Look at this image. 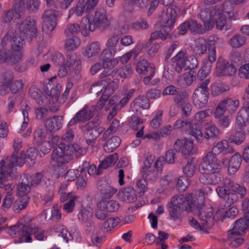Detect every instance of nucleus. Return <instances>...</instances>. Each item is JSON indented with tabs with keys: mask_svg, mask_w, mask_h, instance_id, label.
I'll return each instance as SVG.
<instances>
[{
	"mask_svg": "<svg viewBox=\"0 0 249 249\" xmlns=\"http://www.w3.org/2000/svg\"><path fill=\"white\" fill-rule=\"evenodd\" d=\"M228 85L222 83H215L212 85L211 93L214 96H217L221 93L228 90Z\"/></svg>",
	"mask_w": 249,
	"mask_h": 249,
	"instance_id": "53",
	"label": "nucleus"
},
{
	"mask_svg": "<svg viewBox=\"0 0 249 249\" xmlns=\"http://www.w3.org/2000/svg\"><path fill=\"white\" fill-rule=\"evenodd\" d=\"M224 185L218 187L216 190L218 196L221 198L219 208L224 210L228 209L239 200L237 194L230 190Z\"/></svg>",
	"mask_w": 249,
	"mask_h": 249,
	"instance_id": "8",
	"label": "nucleus"
},
{
	"mask_svg": "<svg viewBox=\"0 0 249 249\" xmlns=\"http://www.w3.org/2000/svg\"><path fill=\"white\" fill-rule=\"evenodd\" d=\"M196 168V163L194 158L187 160L186 165L183 167V173L186 178H192L195 174Z\"/></svg>",
	"mask_w": 249,
	"mask_h": 249,
	"instance_id": "38",
	"label": "nucleus"
},
{
	"mask_svg": "<svg viewBox=\"0 0 249 249\" xmlns=\"http://www.w3.org/2000/svg\"><path fill=\"white\" fill-rule=\"evenodd\" d=\"M179 108H181L180 113L183 118H189L193 114V106L189 102Z\"/></svg>",
	"mask_w": 249,
	"mask_h": 249,
	"instance_id": "63",
	"label": "nucleus"
},
{
	"mask_svg": "<svg viewBox=\"0 0 249 249\" xmlns=\"http://www.w3.org/2000/svg\"><path fill=\"white\" fill-rule=\"evenodd\" d=\"M25 163L24 159H18L13 153L9 156L3 158L0 161V180H11L17 177V165L22 166Z\"/></svg>",
	"mask_w": 249,
	"mask_h": 249,
	"instance_id": "3",
	"label": "nucleus"
},
{
	"mask_svg": "<svg viewBox=\"0 0 249 249\" xmlns=\"http://www.w3.org/2000/svg\"><path fill=\"white\" fill-rule=\"evenodd\" d=\"M219 40V37L214 35L209 36L208 38V62L206 63L207 68H210L209 64L214 63L216 59V46Z\"/></svg>",
	"mask_w": 249,
	"mask_h": 249,
	"instance_id": "17",
	"label": "nucleus"
},
{
	"mask_svg": "<svg viewBox=\"0 0 249 249\" xmlns=\"http://www.w3.org/2000/svg\"><path fill=\"white\" fill-rule=\"evenodd\" d=\"M120 36L118 35H112L107 41L106 47L107 49L104 50L102 53V56L107 51H108L111 55H114L118 51L121 50V45L119 41Z\"/></svg>",
	"mask_w": 249,
	"mask_h": 249,
	"instance_id": "23",
	"label": "nucleus"
},
{
	"mask_svg": "<svg viewBox=\"0 0 249 249\" xmlns=\"http://www.w3.org/2000/svg\"><path fill=\"white\" fill-rule=\"evenodd\" d=\"M198 215L199 217L201 224L203 226H205L207 228H210L212 226L213 224L212 208H207L205 206L200 207L198 210Z\"/></svg>",
	"mask_w": 249,
	"mask_h": 249,
	"instance_id": "18",
	"label": "nucleus"
},
{
	"mask_svg": "<svg viewBox=\"0 0 249 249\" xmlns=\"http://www.w3.org/2000/svg\"><path fill=\"white\" fill-rule=\"evenodd\" d=\"M100 50V44L98 42H94L84 49L83 53L84 55L90 58L96 55Z\"/></svg>",
	"mask_w": 249,
	"mask_h": 249,
	"instance_id": "44",
	"label": "nucleus"
},
{
	"mask_svg": "<svg viewBox=\"0 0 249 249\" xmlns=\"http://www.w3.org/2000/svg\"><path fill=\"white\" fill-rule=\"evenodd\" d=\"M59 11L52 9L45 10L42 16V30L46 34H50L56 27Z\"/></svg>",
	"mask_w": 249,
	"mask_h": 249,
	"instance_id": "11",
	"label": "nucleus"
},
{
	"mask_svg": "<svg viewBox=\"0 0 249 249\" xmlns=\"http://www.w3.org/2000/svg\"><path fill=\"white\" fill-rule=\"evenodd\" d=\"M32 226L18 223L10 227L8 232L11 236L16 237V243L31 242L32 241Z\"/></svg>",
	"mask_w": 249,
	"mask_h": 249,
	"instance_id": "6",
	"label": "nucleus"
},
{
	"mask_svg": "<svg viewBox=\"0 0 249 249\" xmlns=\"http://www.w3.org/2000/svg\"><path fill=\"white\" fill-rule=\"evenodd\" d=\"M221 167L217 157L212 152H208L199 164V171L201 174L210 173L213 171L221 170Z\"/></svg>",
	"mask_w": 249,
	"mask_h": 249,
	"instance_id": "10",
	"label": "nucleus"
},
{
	"mask_svg": "<svg viewBox=\"0 0 249 249\" xmlns=\"http://www.w3.org/2000/svg\"><path fill=\"white\" fill-rule=\"evenodd\" d=\"M204 139L209 144H213L220 139V131L214 124L208 126L205 129Z\"/></svg>",
	"mask_w": 249,
	"mask_h": 249,
	"instance_id": "25",
	"label": "nucleus"
},
{
	"mask_svg": "<svg viewBox=\"0 0 249 249\" xmlns=\"http://www.w3.org/2000/svg\"><path fill=\"white\" fill-rule=\"evenodd\" d=\"M9 90L13 94H16L21 91L25 85V82L22 79L13 81L10 84Z\"/></svg>",
	"mask_w": 249,
	"mask_h": 249,
	"instance_id": "55",
	"label": "nucleus"
},
{
	"mask_svg": "<svg viewBox=\"0 0 249 249\" xmlns=\"http://www.w3.org/2000/svg\"><path fill=\"white\" fill-rule=\"evenodd\" d=\"M121 142V140L120 137L113 136L108 139L104 145V149L107 153L112 152L119 146Z\"/></svg>",
	"mask_w": 249,
	"mask_h": 249,
	"instance_id": "37",
	"label": "nucleus"
},
{
	"mask_svg": "<svg viewBox=\"0 0 249 249\" xmlns=\"http://www.w3.org/2000/svg\"><path fill=\"white\" fill-rule=\"evenodd\" d=\"M137 71L141 74H148L150 73L151 75L155 73V68L145 59H142L139 61L136 67Z\"/></svg>",
	"mask_w": 249,
	"mask_h": 249,
	"instance_id": "31",
	"label": "nucleus"
},
{
	"mask_svg": "<svg viewBox=\"0 0 249 249\" xmlns=\"http://www.w3.org/2000/svg\"><path fill=\"white\" fill-rule=\"evenodd\" d=\"M209 78L200 82L193 93V99L194 105L198 108L204 107L208 103L210 94L208 85L210 83Z\"/></svg>",
	"mask_w": 249,
	"mask_h": 249,
	"instance_id": "5",
	"label": "nucleus"
},
{
	"mask_svg": "<svg viewBox=\"0 0 249 249\" xmlns=\"http://www.w3.org/2000/svg\"><path fill=\"white\" fill-rule=\"evenodd\" d=\"M81 62L75 54H69L66 66L69 69V71H72L75 70V73H78L81 69Z\"/></svg>",
	"mask_w": 249,
	"mask_h": 249,
	"instance_id": "33",
	"label": "nucleus"
},
{
	"mask_svg": "<svg viewBox=\"0 0 249 249\" xmlns=\"http://www.w3.org/2000/svg\"><path fill=\"white\" fill-rule=\"evenodd\" d=\"M19 5H15L14 9L7 10L2 14L1 17V22L9 24L10 23L18 22V20L22 17L23 14L19 10Z\"/></svg>",
	"mask_w": 249,
	"mask_h": 249,
	"instance_id": "19",
	"label": "nucleus"
},
{
	"mask_svg": "<svg viewBox=\"0 0 249 249\" xmlns=\"http://www.w3.org/2000/svg\"><path fill=\"white\" fill-rule=\"evenodd\" d=\"M94 116V112L86 105L81 110L79 111L72 118L68 124L69 126L76 124L77 123H84L90 120Z\"/></svg>",
	"mask_w": 249,
	"mask_h": 249,
	"instance_id": "15",
	"label": "nucleus"
},
{
	"mask_svg": "<svg viewBox=\"0 0 249 249\" xmlns=\"http://www.w3.org/2000/svg\"><path fill=\"white\" fill-rule=\"evenodd\" d=\"M246 40L245 36L237 34L229 40V43L232 48H238L245 44Z\"/></svg>",
	"mask_w": 249,
	"mask_h": 249,
	"instance_id": "51",
	"label": "nucleus"
},
{
	"mask_svg": "<svg viewBox=\"0 0 249 249\" xmlns=\"http://www.w3.org/2000/svg\"><path fill=\"white\" fill-rule=\"evenodd\" d=\"M134 106L143 109H148L150 107L149 99L145 96H139L134 101Z\"/></svg>",
	"mask_w": 249,
	"mask_h": 249,
	"instance_id": "58",
	"label": "nucleus"
},
{
	"mask_svg": "<svg viewBox=\"0 0 249 249\" xmlns=\"http://www.w3.org/2000/svg\"><path fill=\"white\" fill-rule=\"evenodd\" d=\"M30 96L36 100L39 104H40L42 97V92L36 87H31L29 90Z\"/></svg>",
	"mask_w": 249,
	"mask_h": 249,
	"instance_id": "64",
	"label": "nucleus"
},
{
	"mask_svg": "<svg viewBox=\"0 0 249 249\" xmlns=\"http://www.w3.org/2000/svg\"><path fill=\"white\" fill-rule=\"evenodd\" d=\"M220 170H214L210 173H202L203 177L200 178L203 184H216L221 181Z\"/></svg>",
	"mask_w": 249,
	"mask_h": 249,
	"instance_id": "28",
	"label": "nucleus"
},
{
	"mask_svg": "<svg viewBox=\"0 0 249 249\" xmlns=\"http://www.w3.org/2000/svg\"><path fill=\"white\" fill-rule=\"evenodd\" d=\"M249 229L246 220L244 218H241L236 220L233 223V228L228 231L232 233H235L237 234H243L245 231Z\"/></svg>",
	"mask_w": 249,
	"mask_h": 249,
	"instance_id": "35",
	"label": "nucleus"
},
{
	"mask_svg": "<svg viewBox=\"0 0 249 249\" xmlns=\"http://www.w3.org/2000/svg\"><path fill=\"white\" fill-rule=\"evenodd\" d=\"M189 31L193 34L203 35L205 33V29L203 26L196 20L189 19Z\"/></svg>",
	"mask_w": 249,
	"mask_h": 249,
	"instance_id": "46",
	"label": "nucleus"
},
{
	"mask_svg": "<svg viewBox=\"0 0 249 249\" xmlns=\"http://www.w3.org/2000/svg\"><path fill=\"white\" fill-rule=\"evenodd\" d=\"M141 174L146 181H155L158 178L157 171L154 168L141 171Z\"/></svg>",
	"mask_w": 249,
	"mask_h": 249,
	"instance_id": "52",
	"label": "nucleus"
},
{
	"mask_svg": "<svg viewBox=\"0 0 249 249\" xmlns=\"http://www.w3.org/2000/svg\"><path fill=\"white\" fill-rule=\"evenodd\" d=\"M171 60L175 65V70L177 72L180 73L183 70H186L188 56L185 52L180 51Z\"/></svg>",
	"mask_w": 249,
	"mask_h": 249,
	"instance_id": "22",
	"label": "nucleus"
},
{
	"mask_svg": "<svg viewBox=\"0 0 249 249\" xmlns=\"http://www.w3.org/2000/svg\"><path fill=\"white\" fill-rule=\"evenodd\" d=\"M237 127L236 129V132L230 136L229 140L230 142L237 145H239L245 141L246 133L244 131L241 129V127L239 128L238 126Z\"/></svg>",
	"mask_w": 249,
	"mask_h": 249,
	"instance_id": "40",
	"label": "nucleus"
},
{
	"mask_svg": "<svg viewBox=\"0 0 249 249\" xmlns=\"http://www.w3.org/2000/svg\"><path fill=\"white\" fill-rule=\"evenodd\" d=\"M224 113L218 114L216 109L214 112V117L216 120V123L219 126L223 128L227 127L230 124V119L228 116L223 115Z\"/></svg>",
	"mask_w": 249,
	"mask_h": 249,
	"instance_id": "50",
	"label": "nucleus"
},
{
	"mask_svg": "<svg viewBox=\"0 0 249 249\" xmlns=\"http://www.w3.org/2000/svg\"><path fill=\"white\" fill-rule=\"evenodd\" d=\"M239 105L238 100L232 98H226L221 101L215 109L217 112L221 114L227 111L229 113L234 112Z\"/></svg>",
	"mask_w": 249,
	"mask_h": 249,
	"instance_id": "14",
	"label": "nucleus"
},
{
	"mask_svg": "<svg viewBox=\"0 0 249 249\" xmlns=\"http://www.w3.org/2000/svg\"><path fill=\"white\" fill-rule=\"evenodd\" d=\"M213 19L216 24V28L221 30L226 23V16L223 14V12L219 9V11L216 12Z\"/></svg>",
	"mask_w": 249,
	"mask_h": 249,
	"instance_id": "56",
	"label": "nucleus"
},
{
	"mask_svg": "<svg viewBox=\"0 0 249 249\" xmlns=\"http://www.w3.org/2000/svg\"><path fill=\"white\" fill-rule=\"evenodd\" d=\"M82 30L81 26L77 24H69L65 30V34L67 37H71L77 34L79 32Z\"/></svg>",
	"mask_w": 249,
	"mask_h": 249,
	"instance_id": "59",
	"label": "nucleus"
},
{
	"mask_svg": "<svg viewBox=\"0 0 249 249\" xmlns=\"http://www.w3.org/2000/svg\"><path fill=\"white\" fill-rule=\"evenodd\" d=\"M100 203L102 205L103 208L105 209L108 213L116 212L120 207L119 203L114 200H103Z\"/></svg>",
	"mask_w": 249,
	"mask_h": 249,
	"instance_id": "48",
	"label": "nucleus"
},
{
	"mask_svg": "<svg viewBox=\"0 0 249 249\" xmlns=\"http://www.w3.org/2000/svg\"><path fill=\"white\" fill-rule=\"evenodd\" d=\"M84 0H79L75 7H73L69 11V16L72 15L74 13L77 16H81L84 11L86 12V7L84 5Z\"/></svg>",
	"mask_w": 249,
	"mask_h": 249,
	"instance_id": "60",
	"label": "nucleus"
},
{
	"mask_svg": "<svg viewBox=\"0 0 249 249\" xmlns=\"http://www.w3.org/2000/svg\"><path fill=\"white\" fill-rule=\"evenodd\" d=\"M121 200L126 203H132L136 201L137 195L135 189L132 187L125 188L119 194Z\"/></svg>",
	"mask_w": 249,
	"mask_h": 249,
	"instance_id": "32",
	"label": "nucleus"
},
{
	"mask_svg": "<svg viewBox=\"0 0 249 249\" xmlns=\"http://www.w3.org/2000/svg\"><path fill=\"white\" fill-rule=\"evenodd\" d=\"M49 132L41 128H37L34 133V143L36 145H41L48 137Z\"/></svg>",
	"mask_w": 249,
	"mask_h": 249,
	"instance_id": "41",
	"label": "nucleus"
},
{
	"mask_svg": "<svg viewBox=\"0 0 249 249\" xmlns=\"http://www.w3.org/2000/svg\"><path fill=\"white\" fill-rule=\"evenodd\" d=\"M230 58L231 63L226 61H224L222 63L218 61L216 62V69L222 75L231 76L233 75L236 72L234 63L241 61L240 55L237 52L231 53Z\"/></svg>",
	"mask_w": 249,
	"mask_h": 249,
	"instance_id": "9",
	"label": "nucleus"
},
{
	"mask_svg": "<svg viewBox=\"0 0 249 249\" xmlns=\"http://www.w3.org/2000/svg\"><path fill=\"white\" fill-rule=\"evenodd\" d=\"M241 235L235 234V233H232L231 234V232L228 231L227 237L228 244L232 248L238 247L244 242V239L239 236Z\"/></svg>",
	"mask_w": 249,
	"mask_h": 249,
	"instance_id": "42",
	"label": "nucleus"
},
{
	"mask_svg": "<svg viewBox=\"0 0 249 249\" xmlns=\"http://www.w3.org/2000/svg\"><path fill=\"white\" fill-rule=\"evenodd\" d=\"M130 27L135 31H140L147 29L149 28V24L147 20L144 18H141L139 20L133 22Z\"/></svg>",
	"mask_w": 249,
	"mask_h": 249,
	"instance_id": "61",
	"label": "nucleus"
},
{
	"mask_svg": "<svg viewBox=\"0 0 249 249\" xmlns=\"http://www.w3.org/2000/svg\"><path fill=\"white\" fill-rule=\"evenodd\" d=\"M19 29L23 36L32 39L36 37L37 30L36 27V20L34 17H26L19 25Z\"/></svg>",
	"mask_w": 249,
	"mask_h": 249,
	"instance_id": "12",
	"label": "nucleus"
},
{
	"mask_svg": "<svg viewBox=\"0 0 249 249\" xmlns=\"http://www.w3.org/2000/svg\"><path fill=\"white\" fill-rule=\"evenodd\" d=\"M93 211L90 207L83 208L78 214L79 221L82 224L91 219Z\"/></svg>",
	"mask_w": 249,
	"mask_h": 249,
	"instance_id": "43",
	"label": "nucleus"
},
{
	"mask_svg": "<svg viewBox=\"0 0 249 249\" xmlns=\"http://www.w3.org/2000/svg\"><path fill=\"white\" fill-rule=\"evenodd\" d=\"M119 156L117 153H114L112 155L107 157L104 160L100 163V167L104 169H107L109 166H113L118 160Z\"/></svg>",
	"mask_w": 249,
	"mask_h": 249,
	"instance_id": "54",
	"label": "nucleus"
},
{
	"mask_svg": "<svg viewBox=\"0 0 249 249\" xmlns=\"http://www.w3.org/2000/svg\"><path fill=\"white\" fill-rule=\"evenodd\" d=\"M104 86L111 90V92H114L118 87V80L114 79L113 77L110 78V76L106 79H103L102 81Z\"/></svg>",
	"mask_w": 249,
	"mask_h": 249,
	"instance_id": "57",
	"label": "nucleus"
},
{
	"mask_svg": "<svg viewBox=\"0 0 249 249\" xmlns=\"http://www.w3.org/2000/svg\"><path fill=\"white\" fill-rule=\"evenodd\" d=\"M178 107H180L188 102V94L186 91H178L173 98Z\"/></svg>",
	"mask_w": 249,
	"mask_h": 249,
	"instance_id": "45",
	"label": "nucleus"
},
{
	"mask_svg": "<svg viewBox=\"0 0 249 249\" xmlns=\"http://www.w3.org/2000/svg\"><path fill=\"white\" fill-rule=\"evenodd\" d=\"M209 152H212L216 156V155L220 153L223 155L232 154L234 152V149L229 144L227 141L222 140L217 143L213 147L212 150Z\"/></svg>",
	"mask_w": 249,
	"mask_h": 249,
	"instance_id": "26",
	"label": "nucleus"
},
{
	"mask_svg": "<svg viewBox=\"0 0 249 249\" xmlns=\"http://www.w3.org/2000/svg\"><path fill=\"white\" fill-rule=\"evenodd\" d=\"M14 75L11 71L0 73V82L3 84H10L14 80Z\"/></svg>",
	"mask_w": 249,
	"mask_h": 249,
	"instance_id": "62",
	"label": "nucleus"
},
{
	"mask_svg": "<svg viewBox=\"0 0 249 249\" xmlns=\"http://www.w3.org/2000/svg\"><path fill=\"white\" fill-rule=\"evenodd\" d=\"M173 147L176 152H180L184 156L190 155L194 153L193 143L185 139H178Z\"/></svg>",
	"mask_w": 249,
	"mask_h": 249,
	"instance_id": "16",
	"label": "nucleus"
},
{
	"mask_svg": "<svg viewBox=\"0 0 249 249\" xmlns=\"http://www.w3.org/2000/svg\"><path fill=\"white\" fill-rule=\"evenodd\" d=\"M101 121L99 118H95L92 121H89L85 125L81 126L80 129L84 133L91 132L90 134H92L93 132H95V137L97 138L105 130V128L103 127L96 128L101 124Z\"/></svg>",
	"mask_w": 249,
	"mask_h": 249,
	"instance_id": "20",
	"label": "nucleus"
},
{
	"mask_svg": "<svg viewBox=\"0 0 249 249\" xmlns=\"http://www.w3.org/2000/svg\"><path fill=\"white\" fill-rule=\"evenodd\" d=\"M242 161L241 156L238 153L235 154L229 160L228 172L230 174H234L239 168Z\"/></svg>",
	"mask_w": 249,
	"mask_h": 249,
	"instance_id": "34",
	"label": "nucleus"
},
{
	"mask_svg": "<svg viewBox=\"0 0 249 249\" xmlns=\"http://www.w3.org/2000/svg\"><path fill=\"white\" fill-rule=\"evenodd\" d=\"M243 99L244 100L243 107L238 112L236 119L240 124L243 122L244 120L247 119L249 115V89L246 90Z\"/></svg>",
	"mask_w": 249,
	"mask_h": 249,
	"instance_id": "27",
	"label": "nucleus"
},
{
	"mask_svg": "<svg viewBox=\"0 0 249 249\" xmlns=\"http://www.w3.org/2000/svg\"><path fill=\"white\" fill-rule=\"evenodd\" d=\"M80 44V40L75 36L67 37L66 39L65 47L67 51H73L77 48Z\"/></svg>",
	"mask_w": 249,
	"mask_h": 249,
	"instance_id": "49",
	"label": "nucleus"
},
{
	"mask_svg": "<svg viewBox=\"0 0 249 249\" xmlns=\"http://www.w3.org/2000/svg\"><path fill=\"white\" fill-rule=\"evenodd\" d=\"M218 11L219 8L217 7L211 6L201 10L197 16L199 17L202 21L213 19L216 12Z\"/></svg>",
	"mask_w": 249,
	"mask_h": 249,
	"instance_id": "39",
	"label": "nucleus"
},
{
	"mask_svg": "<svg viewBox=\"0 0 249 249\" xmlns=\"http://www.w3.org/2000/svg\"><path fill=\"white\" fill-rule=\"evenodd\" d=\"M178 12L177 7L173 5L169 6L166 8L165 14L162 16L161 24L165 28H169V31L171 30L176 21Z\"/></svg>",
	"mask_w": 249,
	"mask_h": 249,
	"instance_id": "13",
	"label": "nucleus"
},
{
	"mask_svg": "<svg viewBox=\"0 0 249 249\" xmlns=\"http://www.w3.org/2000/svg\"><path fill=\"white\" fill-rule=\"evenodd\" d=\"M97 187L104 199L110 198L117 191L116 189L111 186L107 181L103 178L97 181Z\"/></svg>",
	"mask_w": 249,
	"mask_h": 249,
	"instance_id": "21",
	"label": "nucleus"
},
{
	"mask_svg": "<svg viewBox=\"0 0 249 249\" xmlns=\"http://www.w3.org/2000/svg\"><path fill=\"white\" fill-rule=\"evenodd\" d=\"M223 185L229 189L231 188L232 192L238 194L241 199L244 198L246 195L247 190L245 187L238 183H234L230 178H226Z\"/></svg>",
	"mask_w": 249,
	"mask_h": 249,
	"instance_id": "29",
	"label": "nucleus"
},
{
	"mask_svg": "<svg viewBox=\"0 0 249 249\" xmlns=\"http://www.w3.org/2000/svg\"><path fill=\"white\" fill-rule=\"evenodd\" d=\"M63 117L61 116H54L47 119L44 125L49 133L55 132L59 130L62 126Z\"/></svg>",
	"mask_w": 249,
	"mask_h": 249,
	"instance_id": "24",
	"label": "nucleus"
},
{
	"mask_svg": "<svg viewBox=\"0 0 249 249\" xmlns=\"http://www.w3.org/2000/svg\"><path fill=\"white\" fill-rule=\"evenodd\" d=\"M196 205L193 202L192 195L186 194L174 196L168 205V211L170 217L174 220L179 218L183 211H193Z\"/></svg>",
	"mask_w": 249,
	"mask_h": 249,
	"instance_id": "2",
	"label": "nucleus"
},
{
	"mask_svg": "<svg viewBox=\"0 0 249 249\" xmlns=\"http://www.w3.org/2000/svg\"><path fill=\"white\" fill-rule=\"evenodd\" d=\"M15 56L10 49L5 52L0 51V63L5 62L8 64L13 65L18 63L19 62V54L18 53Z\"/></svg>",
	"mask_w": 249,
	"mask_h": 249,
	"instance_id": "30",
	"label": "nucleus"
},
{
	"mask_svg": "<svg viewBox=\"0 0 249 249\" xmlns=\"http://www.w3.org/2000/svg\"><path fill=\"white\" fill-rule=\"evenodd\" d=\"M24 43V39L21 35L14 31H9L1 40L3 48L10 47V51L16 56L18 53L19 54V61L22 59V49Z\"/></svg>",
	"mask_w": 249,
	"mask_h": 249,
	"instance_id": "4",
	"label": "nucleus"
},
{
	"mask_svg": "<svg viewBox=\"0 0 249 249\" xmlns=\"http://www.w3.org/2000/svg\"><path fill=\"white\" fill-rule=\"evenodd\" d=\"M71 150L63 146L56 147L53 150L50 163L53 167H60L69 163L73 158Z\"/></svg>",
	"mask_w": 249,
	"mask_h": 249,
	"instance_id": "7",
	"label": "nucleus"
},
{
	"mask_svg": "<svg viewBox=\"0 0 249 249\" xmlns=\"http://www.w3.org/2000/svg\"><path fill=\"white\" fill-rule=\"evenodd\" d=\"M110 20L107 18L106 10L99 8L95 12L92 21L87 17H84L81 21L82 34L88 36L89 32L99 29L102 31L107 30L110 25Z\"/></svg>",
	"mask_w": 249,
	"mask_h": 249,
	"instance_id": "1",
	"label": "nucleus"
},
{
	"mask_svg": "<svg viewBox=\"0 0 249 249\" xmlns=\"http://www.w3.org/2000/svg\"><path fill=\"white\" fill-rule=\"evenodd\" d=\"M48 139L49 140L48 141L49 147L45 150V152L47 153L49 152L50 150L51 144L54 147V148L56 147H60V146H63L65 148L69 147V145L65 143L62 141V139H60L58 136L53 135L52 133H49Z\"/></svg>",
	"mask_w": 249,
	"mask_h": 249,
	"instance_id": "36",
	"label": "nucleus"
},
{
	"mask_svg": "<svg viewBox=\"0 0 249 249\" xmlns=\"http://www.w3.org/2000/svg\"><path fill=\"white\" fill-rule=\"evenodd\" d=\"M189 127V132L190 135L195 137L197 141L201 142L203 137L199 125L196 123L193 124L191 122Z\"/></svg>",
	"mask_w": 249,
	"mask_h": 249,
	"instance_id": "47",
	"label": "nucleus"
}]
</instances>
